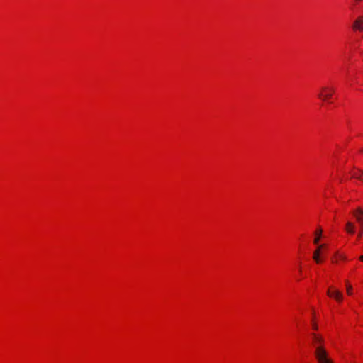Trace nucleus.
Instances as JSON below:
<instances>
[{
  "mask_svg": "<svg viewBox=\"0 0 363 363\" xmlns=\"http://www.w3.org/2000/svg\"><path fill=\"white\" fill-rule=\"evenodd\" d=\"M298 269H299V272H301V268L298 267Z\"/></svg>",
  "mask_w": 363,
  "mask_h": 363,
  "instance_id": "16",
  "label": "nucleus"
},
{
  "mask_svg": "<svg viewBox=\"0 0 363 363\" xmlns=\"http://www.w3.org/2000/svg\"><path fill=\"white\" fill-rule=\"evenodd\" d=\"M353 216L355 217L357 221L359 223V225L363 227V210L361 208H357L355 211L352 212Z\"/></svg>",
  "mask_w": 363,
  "mask_h": 363,
  "instance_id": "4",
  "label": "nucleus"
},
{
  "mask_svg": "<svg viewBox=\"0 0 363 363\" xmlns=\"http://www.w3.org/2000/svg\"><path fill=\"white\" fill-rule=\"evenodd\" d=\"M327 295L331 298H334L337 301H342L343 295L342 294L337 290L329 288L327 291Z\"/></svg>",
  "mask_w": 363,
  "mask_h": 363,
  "instance_id": "3",
  "label": "nucleus"
},
{
  "mask_svg": "<svg viewBox=\"0 0 363 363\" xmlns=\"http://www.w3.org/2000/svg\"><path fill=\"white\" fill-rule=\"evenodd\" d=\"M313 328L315 330H317V329H318V326H317V325H315V324H313Z\"/></svg>",
  "mask_w": 363,
  "mask_h": 363,
  "instance_id": "13",
  "label": "nucleus"
},
{
  "mask_svg": "<svg viewBox=\"0 0 363 363\" xmlns=\"http://www.w3.org/2000/svg\"><path fill=\"white\" fill-rule=\"evenodd\" d=\"M312 338H313V344L315 348L317 346H320V345L323 346L324 340L320 335L313 333V334H312Z\"/></svg>",
  "mask_w": 363,
  "mask_h": 363,
  "instance_id": "5",
  "label": "nucleus"
},
{
  "mask_svg": "<svg viewBox=\"0 0 363 363\" xmlns=\"http://www.w3.org/2000/svg\"><path fill=\"white\" fill-rule=\"evenodd\" d=\"M325 245H320L317 247L316 250L313 252V259L316 263H320L321 259L320 258V252H321L322 249L325 248Z\"/></svg>",
  "mask_w": 363,
  "mask_h": 363,
  "instance_id": "6",
  "label": "nucleus"
},
{
  "mask_svg": "<svg viewBox=\"0 0 363 363\" xmlns=\"http://www.w3.org/2000/svg\"><path fill=\"white\" fill-rule=\"evenodd\" d=\"M354 224L350 221L347 222L345 225V230L347 233L353 235L354 233Z\"/></svg>",
  "mask_w": 363,
  "mask_h": 363,
  "instance_id": "9",
  "label": "nucleus"
},
{
  "mask_svg": "<svg viewBox=\"0 0 363 363\" xmlns=\"http://www.w3.org/2000/svg\"><path fill=\"white\" fill-rule=\"evenodd\" d=\"M351 175L352 178L357 179L362 182H363V171L356 169L351 172Z\"/></svg>",
  "mask_w": 363,
  "mask_h": 363,
  "instance_id": "8",
  "label": "nucleus"
},
{
  "mask_svg": "<svg viewBox=\"0 0 363 363\" xmlns=\"http://www.w3.org/2000/svg\"><path fill=\"white\" fill-rule=\"evenodd\" d=\"M298 269H299V272H301V268L298 267Z\"/></svg>",
  "mask_w": 363,
  "mask_h": 363,
  "instance_id": "15",
  "label": "nucleus"
},
{
  "mask_svg": "<svg viewBox=\"0 0 363 363\" xmlns=\"http://www.w3.org/2000/svg\"><path fill=\"white\" fill-rule=\"evenodd\" d=\"M359 227H360V230L357 235L358 238H361V236L362 235V233H363V227L362 228L360 225H359Z\"/></svg>",
  "mask_w": 363,
  "mask_h": 363,
  "instance_id": "12",
  "label": "nucleus"
},
{
  "mask_svg": "<svg viewBox=\"0 0 363 363\" xmlns=\"http://www.w3.org/2000/svg\"><path fill=\"white\" fill-rule=\"evenodd\" d=\"M334 91L333 88L324 86L321 88V91L318 94V96L323 101H328L332 97Z\"/></svg>",
  "mask_w": 363,
  "mask_h": 363,
  "instance_id": "2",
  "label": "nucleus"
},
{
  "mask_svg": "<svg viewBox=\"0 0 363 363\" xmlns=\"http://www.w3.org/2000/svg\"><path fill=\"white\" fill-rule=\"evenodd\" d=\"M347 293L349 295L352 294V286L347 281L346 282Z\"/></svg>",
  "mask_w": 363,
  "mask_h": 363,
  "instance_id": "11",
  "label": "nucleus"
},
{
  "mask_svg": "<svg viewBox=\"0 0 363 363\" xmlns=\"http://www.w3.org/2000/svg\"><path fill=\"white\" fill-rule=\"evenodd\" d=\"M352 28L356 30H363V17H359L353 23Z\"/></svg>",
  "mask_w": 363,
  "mask_h": 363,
  "instance_id": "7",
  "label": "nucleus"
},
{
  "mask_svg": "<svg viewBox=\"0 0 363 363\" xmlns=\"http://www.w3.org/2000/svg\"><path fill=\"white\" fill-rule=\"evenodd\" d=\"M314 354L318 363H333V361L328 357V352L323 345L317 346Z\"/></svg>",
  "mask_w": 363,
  "mask_h": 363,
  "instance_id": "1",
  "label": "nucleus"
},
{
  "mask_svg": "<svg viewBox=\"0 0 363 363\" xmlns=\"http://www.w3.org/2000/svg\"><path fill=\"white\" fill-rule=\"evenodd\" d=\"M359 259L363 262V255L359 257Z\"/></svg>",
  "mask_w": 363,
  "mask_h": 363,
  "instance_id": "14",
  "label": "nucleus"
},
{
  "mask_svg": "<svg viewBox=\"0 0 363 363\" xmlns=\"http://www.w3.org/2000/svg\"><path fill=\"white\" fill-rule=\"evenodd\" d=\"M322 233H323V230L321 228H318L315 232V239H314V243L315 245H318L320 238H321V236H322Z\"/></svg>",
  "mask_w": 363,
  "mask_h": 363,
  "instance_id": "10",
  "label": "nucleus"
}]
</instances>
